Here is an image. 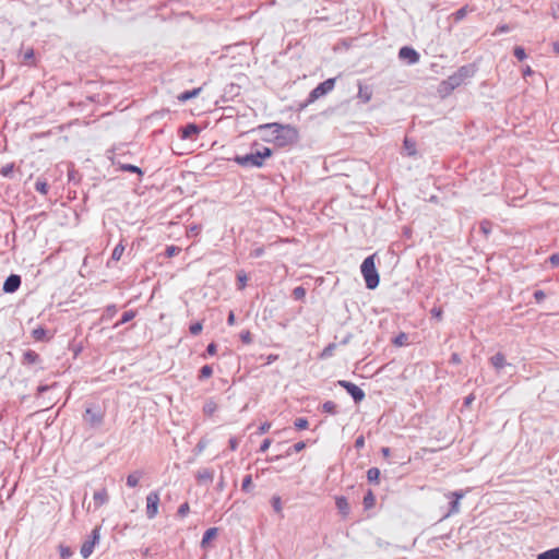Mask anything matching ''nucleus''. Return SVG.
<instances>
[{
    "mask_svg": "<svg viewBox=\"0 0 559 559\" xmlns=\"http://www.w3.org/2000/svg\"><path fill=\"white\" fill-rule=\"evenodd\" d=\"M203 329V325L201 322H195L190 325L189 331L192 335H199Z\"/></svg>",
    "mask_w": 559,
    "mask_h": 559,
    "instance_id": "f704fd0d",
    "label": "nucleus"
},
{
    "mask_svg": "<svg viewBox=\"0 0 559 559\" xmlns=\"http://www.w3.org/2000/svg\"><path fill=\"white\" fill-rule=\"evenodd\" d=\"M200 132L199 127L195 123H188L180 129L181 139H192Z\"/></svg>",
    "mask_w": 559,
    "mask_h": 559,
    "instance_id": "f8f14e48",
    "label": "nucleus"
},
{
    "mask_svg": "<svg viewBox=\"0 0 559 559\" xmlns=\"http://www.w3.org/2000/svg\"><path fill=\"white\" fill-rule=\"evenodd\" d=\"M336 404L333 403V402H326L323 404V409L326 412V413H331V414H334L336 412Z\"/></svg>",
    "mask_w": 559,
    "mask_h": 559,
    "instance_id": "37998d69",
    "label": "nucleus"
},
{
    "mask_svg": "<svg viewBox=\"0 0 559 559\" xmlns=\"http://www.w3.org/2000/svg\"><path fill=\"white\" fill-rule=\"evenodd\" d=\"M272 155V150L263 146L261 150L257 148L246 154V155H236L234 160L241 167L251 168V167H262L264 160Z\"/></svg>",
    "mask_w": 559,
    "mask_h": 559,
    "instance_id": "f03ea898",
    "label": "nucleus"
},
{
    "mask_svg": "<svg viewBox=\"0 0 559 559\" xmlns=\"http://www.w3.org/2000/svg\"><path fill=\"white\" fill-rule=\"evenodd\" d=\"M508 31H509V26L508 25H501V26L497 27V32H499V33H506Z\"/></svg>",
    "mask_w": 559,
    "mask_h": 559,
    "instance_id": "680f3d73",
    "label": "nucleus"
},
{
    "mask_svg": "<svg viewBox=\"0 0 559 559\" xmlns=\"http://www.w3.org/2000/svg\"><path fill=\"white\" fill-rule=\"evenodd\" d=\"M180 252V248L176 246H169L166 248V255L171 258Z\"/></svg>",
    "mask_w": 559,
    "mask_h": 559,
    "instance_id": "c03bdc74",
    "label": "nucleus"
},
{
    "mask_svg": "<svg viewBox=\"0 0 559 559\" xmlns=\"http://www.w3.org/2000/svg\"><path fill=\"white\" fill-rule=\"evenodd\" d=\"M214 471L210 468H201L197 472L195 478L199 484L212 483Z\"/></svg>",
    "mask_w": 559,
    "mask_h": 559,
    "instance_id": "ddd939ff",
    "label": "nucleus"
},
{
    "mask_svg": "<svg viewBox=\"0 0 559 559\" xmlns=\"http://www.w3.org/2000/svg\"><path fill=\"white\" fill-rule=\"evenodd\" d=\"M514 52V56L519 59V60H524L526 58V53H525V50L524 48H522L521 46H516L513 50Z\"/></svg>",
    "mask_w": 559,
    "mask_h": 559,
    "instance_id": "a19ab883",
    "label": "nucleus"
},
{
    "mask_svg": "<svg viewBox=\"0 0 559 559\" xmlns=\"http://www.w3.org/2000/svg\"><path fill=\"white\" fill-rule=\"evenodd\" d=\"M32 336L36 341H43L45 338V336H46V330L44 328H41V326H38V328L33 330Z\"/></svg>",
    "mask_w": 559,
    "mask_h": 559,
    "instance_id": "c85d7f7f",
    "label": "nucleus"
},
{
    "mask_svg": "<svg viewBox=\"0 0 559 559\" xmlns=\"http://www.w3.org/2000/svg\"><path fill=\"white\" fill-rule=\"evenodd\" d=\"M190 511V507H189V503L188 502H185L182 504H180V507L178 508V515L183 518L186 516Z\"/></svg>",
    "mask_w": 559,
    "mask_h": 559,
    "instance_id": "ea45409f",
    "label": "nucleus"
},
{
    "mask_svg": "<svg viewBox=\"0 0 559 559\" xmlns=\"http://www.w3.org/2000/svg\"><path fill=\"white\" fill-rule=\"evenodd\" d=\"M38 361H39V355L36 352L28 349L23 354V359H22L23 365H33Z\"/></svg>",
    "mask_w": 559,
    "mask_h": 559,
    "instance_id": "f3484780",
    "label": "nucleus"
},
{
    "mask_svg": "<svg viewBox=\"0 0 559 559\" xmlns=\"http://www.w3.org/2000/svg\"><path fill=\"white\" fill-rule=\"evenodd\" d=\"M160 498L158 491H151L146 496V516L148 519H154L158 513V504Z\"/></svg>",
    "mask_w": 559,
    "mask_h": 559,
    "instance_id": "423d86ee",
    "label": "nucleus"
},
{
    "mask_svg": "<svg viewBox=\"0 0 559 559\" xmlns=\"http://www.w3.org/2000/svg\"><path fill=\"white\" fill-rule=\"evenodd\" d=\"M237 280L239 282V289H242L246 286L247 275L243 272H239L237 274Z\"/></svg>",
    "mask_w": 559,
    "mask_h": 559,
    "instance_id": "a18cd8bd",
    "label": "nucleus"
},
{
    "mask_svg": "<svg viewBox=\"0 0 559 559\" xmlns=\"http://www.w3.org/2000/svg\"><path fill=\"white\" fill-rule=\"evenodd\" d=\"M119 169L122 171L138 174L140 177L143 176V171L140 167L131 164H119Z\"/></svg>",
    "mask_w": 559,
    "mask_h": 559,
    "instance_id": "5701e85b",
    "label": "nucleus"
},
{
    "mask_svg": "<svg viewBox=\"0 0 559 559\" xmlns=\"http://www.w3.org/2000/svg\"><path fill=\"white\" fill-rule=\"evenodd\" d=\"M218 528L217 527H211L206 530L203 534L202 540H201V547L203 549H206L210 542L217 536Z\"/></svg>",
    "mask_w": 559,
    "mask_h": 559,
    "instance_id": "2eb2a0df",
    "label": "nucleus"
},
{
    "mask_svg": "<svg viewBox=\"0 0 559 559\" xmlns=\"http://www.w3.org/2000/svg\"><path fill=\"white\" fill-rule=\"evenodd\" d=\"M123 251L124 247L121 243L117 245L111 253V260L119 261Z\"/></svg>",
    "mask_w": 559,
    "mask_h": 559,
    "instance_id": "c756f323",
    "label": "nucleus"
},
{
    "mask_svg": "<svg viewBox=\"0 0 559 559\" xmlns=\"http://www.w3.org/2000/svg\"><path fill=\"white\" fill-rule=\"evenodd\" d=\"M449 499H453L451 502L450 511L445 516H450L451 514H455L460 511V500L464 497L463 491H453L447 495Z\"/></svg>",
    "mask_w": 559,
    "mask_h": 559,
    "instance_id": "9b49d317",
    "label": "nucleus"
},
{
    "mask_svg": "<svg viewBox=\"0 0 559 559\" xmlns=\"http://www.w3.org/2000/svg\"><path fill=\"white\" fill-rule=\"evenodd\" d=\"M334 79H329L321 83L319 86H317V97H319L320 95H325L326 93L332 91L334 87Z\"/></svg>",
    "mask_w": 559,
    "mask_h": 559,
    "instance_id": "dca6fc26",
    "label": "nucleus"
},
{
    "mask_svg": "<svg viewBox=\"0 0 559 559\" xmlns=\"http://www.w3.org/2000/svg\"><path fill=\"white\" fill-rule=\"evenodd\" d=\"M337 507L340 508V510L342 512H345L347 510V502L344 498H338L337 499Z\"/></svg>",
    "mask_w": 559,
    "mask_h": 559,
    "instance_id": "8fccbe9b",
    "label": "nucleus"
},
{
    "mask_svg": "<svg viewBox=\"0 0 559 559\" xmlns=\"http://www.w3.org/2000/svg\"><path fill=\"white\" fill-rule=\"evenodd\" d=\"M51 386L47 384H40L37 388V395H43L45 392H47Z\"/></svg>",
    "mask_w": 559,
    "mask_h": 559,
    "instance_id": "5fc2aeb1",
    "label": "nucleus"
},
{
    "mask_svg": "<svg viewBox=\"0 0 559 559\" xmlns=\"http://www.w3.org/2000/svg\"><path fill=\"white\" fill-rule=\"evenodd\" d=\"M364 437H359L357 440H356V445L357 448H360L364 445Z\"/></svg>",
    "mask_w": 559,
    "mask_h": 559,
    "instance_id": "774afa93",
    "label": "nucleus"
},
{
    "mask_svg": "<svg viewBox=\"0 0 559 559\" xmlns=\"http://www.w3.org/2000/svg\"><path fill=\"white\" fill-rule=\"evenodd\" d=\"M106 311H107L108 313H110V314H114V313H116L117 308H116V306H114V305H112V306L107 307V310H106Z\"/></svg>",
    "mask_w": 559,
    "mask_h": 559,
    "instance_id": "69168bd1",
    "label": "nucleus"
},
{
    "mask_svg": "<svg viewBox=\"0 0 559 559\" xmlns=\"http://www.w3.org/2000/svg\"><path fill=\"white\" fill-rule=\"evenodd\" d=\"M467 12H468L467 7H463V8H461L460 10H457V11L454 13V19H455V21H461V20H463V19L466 16Z\"/></svg>",
    "mask_w": 559,
    "mask_h": 559,
    "instance_id": "4c0bfd02",
    "label": "nucleus"
},
{
    "mask_svg": "<svg viewBox=\"0 0 559 559\" xmlns=\"http://www.w3.org/2000/svg\"><path fill=\"white\" fill-rule=\"evenodd\" d=\"M451 362H452V364H455V365L461 364V357H460V355H459V354H456V353L452 354V356H451Z\"/></svg>",
    "mask_w": 559,
    "mask_h": 559,
    "instance_id": "13d9d810",
    "label": "nucleus"
},
{
    "mask_svg": "<svg viewBox=\"0 0 559 559\" xmlns=\"http://www.w3.org/2000/svg\"><path fill=\"white\" fill-rule=\"evenodd\" d=\"M227 323H228V325H234L235 324V313L233 311H230L229 314H228Z\"/></svg>",
    "mask_w": 559,
    "mask_h": 559,
    "instance_id": "bf43d9fd",
    "label": "nucleus"
},
{
    "mask_svg": "<svg viewBox=\"0 0 559 559\" xmlns=\"http://www.w3.org/2000/svg\"><path fill=\"white\" fill-rule=\"evenodd\" d=\"M296 429L300 430V429H305L308 427V420L306 418H296L295 423H294Z\"/></svg>",
    "mask_w": 559,
    "mask_h": 559,
    "instance_id": "e433bc0d",
    "label": "nucleus"
},
{
    "mask_svg": "<svg viewBox=\"0 0 559 559\" xmlns=\"http://www.w3.org/2000/svg\"><path fill=\"white\" fill-rule=\"evenodd\" d=\"M374 501L376 499L371 491H369L364 498V503L367 509L373 507Z\"/></svg>",
    "mask_w": 559,
    "mask_h": 559,
    "instance_id": "473e14b6",
    "label": "nucleus"
},
{
    "mask_svg": "<svg viewBox=\"0 0 559 559\" xmlns=\"http://www.w3.org/2000/svg\"><path fill=\"white\" fill-rule=\"evenodd\" d=\"M93 500H94L95 509H98L102 506H104L105 503H107V501H108V493H107L106 488H102V489L95 491L94 496H93Z\"/></svg>",
    "mask_w": 559,
    "mask_h": 559,
    "instance_id": "4468645a",
    "label": "nucleus"
},
{
    "mask_svg": "<svg viewBox=\"0 0 559 559\" xmlns=\"http://www.w3.org/2000/svg\"><path fill=\"white\" fill-rule=\"evenodd\" d=\"M240 338L245 344H250L252 342L251 333L249 331L241 332Z\"/></svg>",
    "mask_w": 559,
    "mask_h": 559,
    "instance_id": "49530a36",
    "label": "nucleus"
},
{
    "mask_svg": "<svg viewBox=\"0 0 559 559\" xmlns=\"http://www.w3.org/2000/svg\"><path fill=\"white\" fill-rule=\"evenodd\" d=\"M238 445V440L236 438H231L229 440V449L230 451H236Z\"/></svg>",
    "mask_w": 559,
    "mask_h": 559,
    "instance_id": "4d7b16f0",
    "label": "nucleus"
},
{
    "mask_svg": "<svg viewBox=\"0 0 559 559\" xmlns=\"http://www.w3.org/2000/svg\"><path fill=\"white\" fill-rule=\"evenodd\" d=\"M404 147L409 156H414L416 154V143L413 140L405 138Z\"/></svg>",
    "mask_w": 559,
    "mask_h": 559,
    "instance_id": "393cba45",
    "label": "nucleus"
},
{
    "mask_svg": "<svg viewBox=\"0 0 559 559\" xmlns=\"http://www.w3.org/2000/svg\"><path fill=\"white\" fill-rule=\"evenodd\" d=\"M261 132H264V139L273 141L278 146H285L292 143L296 136V132L289 126H282L280 123H266L259 127Z\"/></svg>",
    "mask_w": 559,
    "mask_h": 559,
    "instance_id": "f257e3e1",
    "label": "nucleus"
},
{
    "mask_svg": "<svg viewBox=\"0 0 559 559\" xmlns=\"http://www.w3.org/2000/svg\"><path fill=\"white\" fill-rule=\"evenodd\" d=\"M212 374H213V368H212V366H210V365H204V366L200 369V371H199L198 379L202 381V380H205V379H207V378L212 377Z\"/></svg>",
    "mask_w": 559,
    "mask_h": 559,
    "instance_id": "b1692460",
    "label": "nucleus"
},
{
    "mask_svg": "<svg viewBox=\"0 0 559 559\" xmlns=\"http://www.w3.org/2000/svg\"><path fill=\"white\" fill-rule=\"evenodd\" d=\"M225 487L224 478L222 477L219 481L217 483V490L222 491Z\"/></svg>",
    "mask_w": 559,
    "mask_h": 559,
    "instance_id": "052dcab7",
    "label": "nucleus"
},
{
    "mask_svg": "<svg viewBox=\"0 0 559 559\" xmlns=\"http://www.w3.org/2000/svg\"><path fill=\"white\" fill-rule=\"evenodd\" d=\"M270 428V424H263L260 428V433H264Z\"/></svg>",
    "mask_w": 559,
    "mask_h": 559,
    "instance_id": "338daca9",
    "label": "nucleus"
},
{
    "mask_svg": "<svg viewBox=\"0 0 559 559\" xmlns=\"http://www.w3.org/2000/svg\"><path fill=\"white\" fill-rule=\"evenodd\" d=\"M84 420L92 427H99L104 421V414L94 407H87L84 414Z\"/></svg>",
    "mask_w": 559,
    "mask_h": 559,
    "instance_id": "0eeeda50",
    "label": "nucleus"
},
{
    "mask_svg": "<svg viewBox=\"0 0 559 559\" xmlns=\"http://www.w3.org/2000/svg\"><path fill=\"white\" fill-rule=\"evenodd\" d=\"M475 72V66H463L454 74L450 75L443 84L453 90L463 84L467 79L474 76Z\"/></svg>",
    "mask_w": 559,
    "mask_h": 559,
    "instance_id": "20e7f679",
    "label": "nucleus"
},
{
    "mask_svg": "<svg viewBox=\"0 0 559 559\" xmlns=\"http://www.w3.org/2000/svg\"><path fill=\"white\" fill-rule=\"evenodd\" d=\"M533 73L532 69L530 66H527L524 70H523V75L524 76H527V75H531Z\"/></svg>",
    "mask_w": 559,
    "mask_h": 559,
    "instance_id": "0e129e2a",
    "label": "nucleus"
},
{
    "mask_svg": "<svg viewBox=\"0 0 559 559\" xmlns=\"http://www.w3.org/2000/svg\"><path fill=\"white\" fill-rule=\"evenodd\" d=\"M270 443H271L270 439H267V438H266V439H264V440L261 442L260 447H259V452H265V451L269 449Z\"/></svg>",
    "mask_w": 559,
    "mask_h": 559,
    "instance_id": "3c124183",
    "label": "nucleus"
},
{
    "mask_svg": "<svg viewBox=\"0 0 559 559\" xmlns=\"http://www.w3.org/2000/svg\"><path fill=\"white\" fill-rule=\"evenodd\" d=\"M534 297L535 299L540 302L542 300H544V298L546 297L545 293L543 290H536L534 293Z\"/></svg>",
    "mask_w": 559,
    "mask_h": 559,
    "instance_id": "6e6d98bb",
    "label": "nucleus"
},
{
    "mask_svg": "<svg viewBox=\"0 0 559 559\" xmlns=\"http://www.w3.org/2000/svg\"><path fill=\"white\" fill-rule=\"evenodd\" d=\"M99 531L100 528L99 527H95L93 531H92V534L91 536L83 543V545L81 546V556L84 558V559H87L93 550H94V547L96 544H98L99 542V538H100V534H99Z\"/></svg>",
    "mask_w": 559,
    "mask_h": 559,
    "instance_id": "39448f33",
    "label": "nucleus"
},
{
    "mask_svg": "<svg viewBox=\"0 0 559 559\" xmlns=\"http://www.w3.org/2000/svg\"><path fill=\"white\" fill-rule=\"evenodd\" d=\"M22 280L17 274H11L7 277L3 283V292L8 294L15 293L21 286Z\"/></svg>",
    "mask_w": 559,
    "mask_h": 559,
    "instance_id": "6e6552de",
    "label": "nucleus"
},
{
    "mask_svg": "<svg viewBox=\"0 0 559 559\" xmlns=\"http://www.w3.org/2000/svg\"><path fill=\"white\" fill-rule=\"evenodd\" d=\"M407 342V335L405 333H400L395 338H394V344L397 345V346H403L405 345Z\"/></svg>",
    "mask_w": 559,
    "mask_h": 559,
    "instance_id": "58836bf2",
    "label": "nucleus"
},
{
    "mask_svg": "<svg viewBox=\"0 0 559 559\" xmlns=\"http://www.w3.org/2000/svg\"><path fill=\"white\" fill-rule=\"evenodd\" d=\"M490 364L497 370L502 369L507 365L504 355L502 353L495 354L490 358Z\"/></svg>",
    "mask_w": 559,
    "mask_h": 559,
    "instance_id": "a211bd4d",
    "label": "nucleus"
},
{
    "mask_svg": "<svg viewBox=\"0 0 559 559\" xmlns=\"http://www.w3.org/2000/svg\"><path fill=\"white\" fill-rule=\"evenodd\" d=\"M34 57V51L29 50L24 55L25 60H31Z\"/></svg>",
    "mask_w": 559,
    "mask_h": 559,
    "instance_id": "e2e57ef3",
    "label": "nucleus"
},
{
    "mask_svg": "<svg viewBox=\"0 0 559 559\" xmlns=\"http://www.w3.org/2000/svg\"><path fill=\"white\" fill-rule=\"evenodd\" d=\"M72 552L70 550V548L68 547H60V556L63 558V559H68L69 557H71Z\"/></svg>",
    "mask_w": 559,
    "mask_h": 559,
    "instance_id": "de8ad7c7",
    "label": "nucleus"
},
{
    "mask_svg": "<svg viewBox=\"0 0 559 559\" xmlns=\"http://www.w3.org/2000/svg\"><path fill=\"white\" fill-rule=\"evenodd\" d=\"M549 262L551 263L552 266H559V253H555L552 255H550L549 258Z\"/></svg>",
    "mask_w": 559,
    "mask_h": 559,
    "instance_id": "603ef678",
    "label": "nucleus"
},
{
    "mask_svg": "<svg viewBox=\"0 0 559 559\" xmlns=\"http://www.w3.org/2000/svg\"><path fill=\"white\" fill-rule=\"evenodd\" d=\"M271 504L275 513L280 515V518H284L283 514V506H282V499L280 496H273L271 498Z\"/></svg>",
    "mask_w": 559,
    "mask_h": 559,
    "instance_id": "aec40b11",
    "label": "nucleus"
},
{
    "mask_svg": "<svg viewBox=\"0 0 559 559\" xmlns=\"http://www.w3.org/2000/svg\"><path fill=\"white\" fill-rule=\"evenodd\" d=\"M216 350H217V346L215 343H210L206 347V354L207 355H215L216 354Z\"/></svg>",
    "mask_w": 559,
    "mask_h": 559,
    "instance_id": "09e8293b",
    "label": "nucleus"
},
{
    "mask_svg": "<svg viewBox=\"0 0 559 559\" xmlns=\"http://www.w3.org/2000/svg\"><path fill=\"white\" fill-rule=\"evenodd\" d=\"M14 171V164L10 163L0 168V175L3 177H11Z\"/></svg>",
    "mask_w": 559,
    "mask_h": 559,
    "instance_id": "cd10ccee",
    "label": "nucleus"
},
{
    "mask_svg": "<svg viewBox=\"0 0 559 559\" xmlns=\"http://www.w3.org/2000/svg\"><path fill=\"white\" fill-rule=\"evenodd\" d=\"M142 474L143 473L141 471H135V472L129 474L127 477V485L129 487H135L139 484L140 479L142 477Z\"/></svg>",
    "mask_w": 559,
    "mask_h": 559,
    "instance_id": "4be33fe9",
    "label": "nucleus"
},
{
    "mask_svg": "<svg viewBox=\"0 0 559 559\" xmlns=\"http://www.w3.org/2000/svg\"><path fill=\"white\" fill-rule=\"evenodd\" d=\"M340 383L352 395L355 402H360L365 399V392L358 385L347 381H341Z\"/></svg>",
    "mask_w": 559,
    "mask_h": 559,
    "instance_id": "1a4fd4ad",
    "label": "nucleus"
},
{
    "mask_svg": "<svg viewBox=\"0 0 559 559\" xmlns=\"http://www.w3.org/2000/svg\"><path fill=\"white\" fill-rule=\"evenodd\" d=\"M399 57L409 64L417 63L419 61V53L412 47H402L399 51Z\"/></svg>",
    "mask_w": 559,
    "mask_h": 559,
    "instance_id": "9d476101",
    "label": "nucleus"
},
{
    "mask_svg": "<svg viewBox=\"0 0 559 559\" xmlns=\"http://www.w3.org/2000/svg\"><path fill=\"white\" fill-rule=\"evenodd\" d=\"M306 296V289L302 286H297L293 290V297L296 300H300Z\"/></svg>",
    "mask_w": 559,
    "mask_h": 559,
    "instance_id": "2f4dec72",
    "label": "nucleus"
},
{
    "mask_svg": "<svg viewBox=\"0 0 559 559\" xmlns=\"http://www.w3.org/2000/svg\"><path fill=\"white\" fill-rule=\"evenodd\" d=\"M361 274L364 276V280L366 282V286L369 289H374L378 287L380 277L379 273L376 269V254H371L367 257L360 266Z\"/></svg>",
    "mask_w": 559,
    "mask_h": 559,
    "instance_id": "7ed1b4c3",
    "label": "nucleus"
},
{
    "mask_svg": "<svg viewBox=\"0 0 559 559\" xmlns=\"http://www.w3.org/2000/svg\"><path fill=\"white\" fill-rule=\"evenodd\" d=\"M537 559H559V547L538 554Z\"/></svg>",
    "mask_w": 559,
    "mask_h": 559,
    "instance_id": "412c9836",
    "label": "nucleus"
},
{
    "mask_svg": "<svg viewBox=\"0 0 559 559\" xmlns=\"http://www.w3.org/2000/svg\"><path fill=\"white\" fill-rule=\"evenodd\" d=\"M306 444L305 442L302 441H299V442H296L294 443L286 452V454H290V451L293 450L294 452H300L305 449Z\"/></svg>",
    "mask_w": 559,
    "mask_h": 559,
    "instance_id": "c9c22d12",
    "label": "nucleus"
},
{
    "mask_svg": "<svg viewBox=\"0 0 559 559\" xmlns=\"http://www.w3.org/2000/svg\"><path fill=\"white\" fill-rule=\"evenodd\" d=\"M380 475V471L378 468H370L367 472V477L370 481H377Z\"/></svg>",
    "mask_w": 559,
    "mask_h": 559,
    "instance_id": "72a5a7b5",
    "label": "nucleus"
},
{
    "mask_svg": "<svg viewBox=\"0 0 559 559\" xmlns=\"http://www.w3.org/2000/svg\"><path fill=\"white\" fill-rule=\"evenodd\" d=\"M217 409V405L214 401L212 400H209L204 406H203V412L205 415L207 416H211L215 413V411Z\"/></svg>",
    "mask_w": 559,
    "mask_h": 559,
    "instance_id": "a878e982",
    "label": "nucleus"
},
{
    "mask_svg": "<svg viewBox=\"0 0 559 559\" xmlns=\"http://www.w3.org/2000/svg\"><path fill=\"white\" fill-rule=\"evenodd\" d=\"M431 313L433 317H436L437 319L441 320L442 319V314H443V311L441 308H433L431 310Z\"/></svg>",
    "mask_w": 559,
    "mask_h": 559,
    "instance_id": "864d4df0",
    "label": "nucleus"
},
{
    "mask_svg": "<svg viewBox=\"0 0 559 559\" xmlns=\"http://www.w3.org/2000/svg\"><path fill=\"white\" fill-rule=\"evenodd\" d=\"M200 92H201V87L193 88V90H191V91H186V92H183V93L179 94V95L177 96V99H178L179 102L185 103V102H187V100H189V99H191V98L197 97V96L200 94Z\"/></svg>",
    "mask_w": 559,
    "mask_h": 559,
    "instance_id": "6ab92c4d",
    "label": "nucleus"
},
{
    "mask_svg": "<svg viewBox=\"0 0 559 559\" xmlns=\"http://www.w3.org/2000/svg\"><path fill=\"white\" fill-rule=\"evenodd\" d=\"M35 189L37 192H39L41 194H47L49 186L46 181L37 180L35 183Z\"/></svg>",
    "mask_w": 559,
    "mask_h": 559,
    "instance_id": "7c9ffc66",
    "label": "nucleus"
},
{
    "mask_svg": "<svg viewBox=\"0 0 559 559\" xmlns=\"http://www.w3.org/2000/svg\"><path fill=\"white\" fill-rule=\"evenodd\" d=\"M135 317V312L132 310L123 312L120 321H118L115 326H119L120 324H124L129 321H131Z\"/></svg>",
    "mask_w": 559,
    "mask_h": 559,
    "instance_id": "bb28decb",
    "label": "nucleus"
},
{
    "mask_svg": "<svg viewBox=\"0 0 559 559\" xmlns=\"http://www.w3.org/2000/svg\"><path fill=\"white\" fill-rule=\"evenodd\" d=\"M251 483H252V477L251 475H247L243 480H242V485H241V489L243 491H249L250 489V486H251Z\"/></svg>",
    "mask_w": 559,
    "mask_h": 559,
    "instance_id": "79ce46f5",
    "label": "nucleus"
}]
</instances>
